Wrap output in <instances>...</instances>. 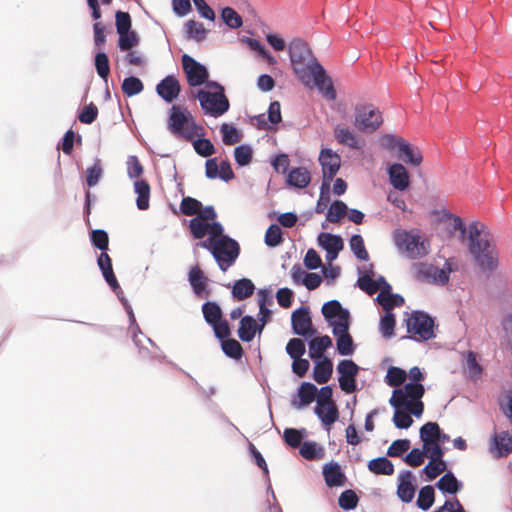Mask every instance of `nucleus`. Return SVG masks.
<instances>
[{
	"label": "nucleus",
	"instance_id": "obj_31",
	"mask_svg": "<svg viewBox=\"0 0 512 512\" xmlns=\"http://www.w3.org/2000/svg\"><path fill=\"white\" fill-rule=\"evenodd\" d=\"M255 286L250 279L242 278L237 280L232 287V295L235 299L241 301L253 295Z\"/></svg>",
	"mask_w": 512,
	"mask_h": 512
},
{
	"label": "nucleus",
	"instance_id": "obj_53",
	"mask_svg": "<svg viewBox=\"0 0 512 512\" xmlns=\"http://www.w3.org/2000/svg\"><path fill=\"white\" fill-rule=\"evenodd\" d=\"M202 208V204L195 198L192 197H184L180 204V211L186 216L197 215Z\"/></svg>",
	"mask_w": 512,
	"mask_h": 512
},
{
	"label": "nucleus",
	"instance_id": "obj_20",
	"mask_svg": "<svg viewBox=\"0 0 512 512\" xmlns=\"http://www.w3.org/2000/svg\"><path fill=\"white\" fill-rule=\"evenodd\" d=\"M388 176L390 184L399 191L406 190L410 185V177L406 168L400 164H392L388 168Z\"/></svg>",
	"mask_w": 512,
	"mask_h": 512
},
{
	"label": "nucleus",
	"instance_id": "obj_25",
	"mask_svg": "<svg viewBox=\"0 0 512 512\" xmlns=\"http://www.w3.org/2000/svg\"><path fill=\"white\" fill-rule=\"evenodd\" d=\"M317 395V387L309 382L301 384L298 390L299 402L293 401L292 404L295 408L301 409L304 406L311 404Z\"/></svg>",
	"mask_w": 512,
	"mask_h": 512
},
{
	"label": "nucleus",
	"instance_id": "obj_16",
	"mask_svg": "<svg viewBox=\"0 0 512 512\" xmlns=\"http://www.w3.org/2000/svg\"><path fill=\"white\" fill-rule=\"evenodd\" d=\"M333 334L336 336V345L339 354L347 356L354 352L353 339L349 334V324L332 323Z\"/></svg>",
	"mask_w": 512,
	"mask_h": 512
},
{
	"label": "nucleus",
	"instance_id": "obj_47",
	"mask_svg": "<svg viewBox=\"0 0 512 512\" xmlns=\"http://www.w3.org/2000/svg\"><path fill=\"white\" fill-rule=\"evenodd\" d=\"M222 350L230 358L239 360L243 356V348L235 339H226L222 341Z\"/></svg>",
	"mask_w": 512,
	"mask_h": 512
},
{
	"label": "nucleus",
	"instance_id": "obj_51",
	"mask_svg": "<svg viewBox=\"0 0 512 512\" xmlns=\"http://www.w3.org/2000/svg\"><path fill=\"white\" fill-rule=\"evenodd\" d=\"M393 423L399 429H407L413 424L411 413L404 408H395Z\"/></svg>",
	"mask_w": 512,
	"mask_h": 512
},
{
	"label": "nucleus",
	"instance_id": "obj_4",
	"mask_svg": "<svg viewBox=\"0 0 512 512\" xmlns=\"http://www.w3.org/2000/svg\"><path fill=\"white\" fill-rule=\"evenodd\" d=\"M457 269V264L451 259L446 260L442 268L425 262H419L413 266L416 280L441 286L449 282V274Z\"/></svg>",
	"mask_w": 512,
	"mask_h": 512
},
{
	"label": "nucleus",
	"instance_id": "obj_30",
	"mask_svg": "<svg viewBox=\"0 0 512 512\" xmlns=\"http://www.w3.org/2000/svg\"><path fill=\"white\" fill-rule=\"evenodd\" d=\"M332 346V340L329 336L315 337L309 342V356L312 359H321L326 349Z\"/></svg>",
	"mask_w": 512,
	"mask_h": 512
},
{
	"label": "nucleus",
	"instance_id": "obj_8",
	"mask_svg": "<svg viewBox=\"0 0 512 512\" xmlns=\"http://www.w3.org/2000/svg\"><path fill=\"white\" fill-rule=\"evenodd\" d=\"M395 243L399 250L411 259L422 258L429 252L428 241L412 232H397L395 235Z\"/></svg>",
	"mask_w": 512,
	"mask_h": 512
},
{
	"label": "nucleus",
	"instance_id": "obj_43",
	"mask_svg": "<svg viewBox=\"0 0 512 512\" xmlns=\"http://www.w3.org/2000/svg\"><path fill=\"white\" fill-rule=\"evenodd\" d=\"M347 211V205L343 201L336 200L328 209L326 218L331 223H338L347 214Z\"/></svg>",
	"mask_w": 512,
	"mask_h": 512
},
{
	"label": "nucleus",
	"instance_id": "obj_9",
	"mask_svg": "<svg viewBox=\"0 0 512 512\" xmlns=\"http://www.w3.org/2000/svg\"><path fill=\"white\" fill-rule=\"evenodd\" d=\"M383 124L382 113L372 104L357 105L355 108V127L363 133H373Z\"/></svg>",
	"mask_w": 512,
	"mask_h": 512
},
{
	"label": "nucleus",
	"instance_id": "obj_64",
	"mask_svg": "<svg viewBox=\"0 0 512 512\" xmlns=\"http://www.w3.org/2000/svg\"><path fill=\"white\" fill-rule=\"evenodd\" d=\"M447 468L445 461H429V463L424 467L423 472L426 476L433 480L441 473H443Z\"/></svg>",
	"mask_w": 512,
	"mask_h": 512
},
{
	"label": "nucleus",
	"instance_id": "obj_52",
	"mask_svg": "<svg viewBox=\"0 0 512 512\" xmlns=\"http://www.w3.org/2000/svg\"><path fill=\"white\" fill-rule=\"evenodd\" d=\"M221 17L225 24L233 29H237L243 24L241 16L231 7L224 8Z\"/></svg>",
	"mask_w": 512,
	"mask_h": 512
},
{
	"label": "nucleus",
	"instance_id": "obj_19",
	"mask_svg": "<svg viewBox=\"0 0 512 512\" xmlns=\"http://www.w3.org/2000/svg\"><path fill=\"white\" fill-rule=\"evenodd\" d=\"M397 496L404 503H409L415 496L416 487L414 485V476L411 471H404L398 477Z\"/></svg>",
	"mask_w": 512,
	"mask_h": 512
},
{
	"label": "nucleus",
	"instance_id": "obj_60",
	"mask_svg": "<svg viewBox=\"0 0 512 512\" xmlns=\"http://www.w3.org/2000/svg\"><path fill=\"white\" fill-rule=\"evenodd\" d=\"M102 165L101 161L97 159L92 167L86 171V183L89 187L95 186L102 176Z\"/></svg>",
	"mask_w": 512,
	"mask_h": 512
},
{
	"label": "nucleus",
	"instance_id": "obj_11",
	"mask_svg": "<svg viewBox=\"0 0 512 512\" xmlns=\"http://www.w3.org/2000/svg\"><path fill=\"white\" fill-rule=\"evenodd\" d=\"M319 163L322 167V189H329L330 182L338 173L341 166V157L329 148H324L319 153Z\"/></svg>",
	"mask_w": 512,
	"mask_h": 512
},
{
	"label": "nucleus",
	"instance_id": "obj_40",
	"mask_svg": "<svg viewBox=\"0 0 512 512\" xmlns=\"http://www.w3.org/2000/svg\"><path fill=\"white\" fill-rule=\"evenodd\" d=\"M435 500V492L434 488L430 485L424 486L420 489L418 499H417V506L427 511L431 508Z\"/></svg>",
	"mask_w": 512,
	"mask_h": 512
},
{
	"label": "nucleus",
	"instance_id": "obj_21",
	"mask_svg": "<svg viewBox=\"0 0 512 512\" xmlns=\"http://www.w3.org/2000/svg\"><path fill=\"white\" fill-rule=\"evenodd\" d=\"M334 137L339 144L346 145L352 149L362 148L358 136L345 125L339 124L334 128Z\"/></svg>",
	"mask_w": 512,
	"mask_h": 512
},
{
	"label": "nucleus",
	"instance_id": "obj_22",
	"mask_svg": "<svg viewBox=\"0 0 512 512\" xmlns=\"http://www.w3.org/2000/svg\"><path fill=\"white\" fill-rule=\"evenodd\" d=\"M323 476L328 487L343 486L346 480L338 463H330L323 467Z\"/></svg>",
	"mask_w": 512,
	"mask_h": 512
},
{
	"label": "nucleus",
	"instance_id": "obj_12",
	"mask_svg": "<svg viewBox=\"0 0 512 512\" xmlns=\"http://www.w3.org/2000/svg\"><path fill=\"white\" fill-rule=\"evenodd\" d=\"M337 371L340 374L338 379L342 391L351 394L356 391V377L359 372L357 364L350 360H341L337 365Z\"/></svg>",
	"mask_w": 512,
	"mask_h": 512
},
{
	"label": "nucleus",
	"instance_id": "obj_59",
	"mask_svg": "<svg viewBox=\"0 0 512 512\" xmlns=\"http://www.w3.org/2000/svg\"><path fill=\"white\" fill-rule=\"evenodd\" d=\"M193 147L197 154L202 157H209L215 153L214 145L209 139L193 140Z\"/></svg>",
	"mask_w": 512,
	"mask_h": 512
},
{
	"label": "nucleus",
	"instance_id": "obj_63",
	"mask_svg": "<svg viewBox=\"0 0 512 512\" xmlns=\"http://www.w3.org/2000/svg\"><path fill=\"white\" fill-rule=\"evenodd\" d=\"M410 448V440L398 439L392 442L387 450L389 457H400L403 453L408 451Z\"/></svg>",
	"mask_w": 512,
	"mask_h": 512
},
{
	"label": "nucleus",
	"instance_id": "obj_35",
	"mask_svg": "<svg viewBox=\"0 0 512 512\" xmlns=\"http://www.w3.org/2000/svg\"><path fill=\"white\" fill-rule=\"evenodd\" d=\"M464 371L468 378L473 381L480 379L483 373V368L477 361V355L473 351L467 352Z\"/></svg>",
	"mask_w": 512,
	"mask_h": 512
},
{
	"label": "nucleus",
	"instance_id": "obj_28",
	"mask_svg": "<svg viewBox=\"0 0 512 512\" xmlns=\"http://www.w3.org/2000/svg\"><path fill=\"white\" fill-rule=\"evenodd\" d=\"M258 325L256 320L251 316H244L240 320L238 336L244 342H250L254 339Z\"/></svg>",
	"mask_w": 512,
	"mask_h": 512
},
{
	"label": "nucleus",
	"instance_id": "obj_49",
	"mask_svg": "<svg viewBox=\"0 0 512 512\" xmlns=\"http://www.w3.org/2000/svg\"><path fill=\"white\" fill-rule=\"evenodd\" d=\"M359 498L357 494L349 489L342 492L338 498V504L343 510H352L357 507Z\"/></svg>",
	"mask_w": 512,
	"mask_h": 512
},
{
	"label": "nucleus",
	"instance_id": "obj_6",
	"mask_svg": "<svg viewBox=\"0 0 512 512\" xmlns=\"http://www.w3.org/2000/svg\"><path fill=\"white\" fill-rule=\"evenodd\" d=\"M214 86L218 89L216 92L199 90L197 98L204 112L212 117H219L229 110V100L224 94V88L218 83H208L207 87Z\"/></svg>",
	"mask_w": 512,
	"mask_h": 512
},
{
	"label": "nucleus",
	"instance_id": "obj_44",
	"mask_svg": "<svg viewBox=\"0 0 512 512\" xmlns=\"http://www.w3.org/2000/svg\"><path fill=\"white\" fill-rule=\"evenodd\" d=\"M319 244L327 250H342L343 240L340 236L322 233L318 237Z\"/></svg>",
	"mask_w": 512,
	"mask_h": 512
},
{
	"label": "nucleus",
	"instance_id": "obj_23",
	"mask_svg": "<svg viewBox=\"0 0 512 512\" xmlns=\"http://www.w3.org/2000/svg\"><path fill=\"white\" fill-rule=\"evenodd\" d=\"M97 262L100 270L102 271L103 277L108 283V285L114 291L118 289L119 283L114 275L110 256L105 251H102V253L98 257Z\"/></svg>",
	"mask_w": 512,
	"mask_h": 512
},
{
	"label": "nucleus",
	"instance_id": "obj_36",
	"mask_svg": "<svg viewBox=\"0 0 512 512\" xmlns=\"http://www.w3.org/2000/svg\"><path fill=\"white\" fill-rule=\"evenodd\" d=\"M377 300L386 312L404 303L402 296L391 294L390 291H381L377 296Z\"/></svg>",
	"mask_w": 512,
	"mask_h": 512
},
{
	"label": "nucleus",
	"instance_id": "obj_57",
	"mask_svg": "<svg viewBox=\"0 0 512 512\" xmlns=\"http://www.w3.org/2000/svg\"><path fill=\"white\" fill-rule=\"evenodd\" d=\"M189 228L192 236L195 239H202L208 233V223L195 217L190 220Z\"/></svg>",
	"mask_w": 512,
	"mask_h": 512
},
{
	"label": "nucleus",
	"instance_id": "obj_54",
	"mask_svg": "<svg viewBox=\"0 0 512 512\" xmlns=\"http://www.w3.org/2000/svg\"><path fill=\"white\" fill-rule=\"evenodd\" d=\"M350 247L358 259L363 261L368 260L369 255L365 248L364 241L361 235L356 234L351 237Z\"/></svg>",
	"mask_w": 512,
	"mask_h": 512
},
{
	"label": "nucleus",
	"instance_id": "obj_15",
	"mask_svg": "<svg viewBox=\"0 0 512 512\" xmlns=\"http://www.w3.org/2000/svg\"><path fill=\"white\" fill-rule=\"evenodd\" d=\"M490 451L494 458L507 457L512 453V432L503 430L495 432L490 444Z\"/></svg>",
	"mask_w": 512,
	"mask_h": 512
},
{
	"label": "nucleus",
	"instance_id": "obj_10",
	"mask_svg": "<svg viewBox=\"0 0 512 512\" xmlns=\"http://www.w3.org/2000/svg\"><path fill=\"white\" fill-rule=\"evenodd\" d=\"M433 327V319L423 312L415 311L407 319V331L418 341L433 338L435 336Z\"/></svg>",
	"mask_w": 512,
	"mask_h": 512
},
{
	"label": "nucleus",
	"instance_id": "obj_62",
	"mask_svg": "<svg viewBox=\"0 0 512 512\" xmlns=\"http://www.w3.org/2000/svg\"><path fill=\"white\" fill-rule=\"evenodd\" d=\"M91 242L96 248L101 251H106L109 246V237L107 232L101 229L93 230L91 233Z\"/></svg>",
	"mask_w": 512,
	"mask_h": 512
},
{
	"label": "nucleus",
	"instance_id": "obj_46",
	"mask_svg": "<svg viewBox=\"0 0 512 512\" xmlns=\"http://www.w3.org/2000/svg\"><path fill=\"white\" fill-rule=\"evenodd\" d=\"M94 64L99 77L107 81L110 74V64L107 54L105 52H98L95 55Z\"/></svg>",
	"mask_w": 512,
	"mask_h": 512
},
{
	"label": "nucleus",
	"instance_id": "obj_42",
	"mask_svg": "<svg viewBox=\"0 0 512 512\" xmlns=\"http://www.w3.org/2000/svg\"><path fill=\"white\" fill-rule=\"evenodd\" d=\"M406 378L407 373L405 370L396 366H391L387 371L385 381L390 387H399L405 382Z\"/></svg>",
	"mask_w": 512,
	"mask_h": 512
},
{
	"label": "nucleus",
	"instance_id": "obj_7",
	"mask_svg": "<svg viewBox=\"0 0 512 512\" xmlns=\"http://www.w3.org/2000/svg\"><path fill=\"white\" fill-rule=\"evenodd\" d=\"M240 254L238 242L229 236L220 237L215 243L212 255L221 271L226 272L234 265Z\"/></svg>",
	"mask_w": 512,
	"mask_h": 512
},
{
	"label": "nucleus",
	"instance_id": "obj_24",
	"mask_svg": "<svg viewBox=\"0 0 512 512\" xmlns=\"http://www.w3.org/2000/svg\"><path fill=\"white\" fill-rule=\"evenodd\" d=\"M332 372H333L332 361L325 357L316 362L314 369H313V379L318 384H325L330 380V378L332 376Z\"/></svg>",
	"mask_w": 512,
	"mask_h": 512
},
{
	"label": "nucleus",
	"instance_id": "obj_58",
	"mask_svg": "<svg viewBox=\"0 0 512 512\" xmlns=\"http://www.w3.org/2000/svg\"><path fill=\"white\" fill-rule=\"evenodd\" d=\"M283 241L282 231L278 225H270L265 233V243L270 247H275Z\"/></svg>",
	"mask_w": 512,
	"mask_h": 512
},
{
	"label": "nucleus",
	"instance_id": "obj_14",
	"mask_svg": "<svg viewBox=\"0 0 512 512\" xmlns=\"http://www.w3.org/2000/svg\"><path fill=\"white\" fill-rule=\"evenodd\" d=\"M291 324L295 334L303 337H311L316 333L313 328L310 311L307 307H300L293 311Z\"/></svg>",
	"mask_w": 512,
	"mask_h": 512
},
{
	"label": "nucleus",
	"instance_id": "obj_2",
	"mask_svg": "<svg viewBox=\"0 0 512 512\" xmlns=\"http://www.w3.org/2000/svg\"><path fill=\"white\" fill-rule=\"evenodd\" d=\"M468 250L476 264L484 271H493L498 266V253L493 236L481 222L468 226Z\"/></svg>",
	"mask_w": 512,
	"mask_h": 512
},
{
	"label": "nucleus",
	"instance_id": "obj_33",
	"mask_svg": "<svg viewBox=\"0 0 512 512\" xmlns=\"http://www.w3.org/2000/svg\"><path fill=\"white\" fill-rule=\"evenodd\" d=\"M315 414L319 417L323 425L328 428L338 420L339 411L336 404L315 407Z\"/></svg>",
	"mask_w": 512,
	"mask_h": 512
},
{
	"label": "nucleus",
	"instance_id": "obj_34",
	"mask_svg": "<svg viewBox=\"0 0 512 512\" xmlns=\"http://www.w3.org/2000/svg\"><path fill=\"white\" fill-rule=\"evenodd\" d=\"M368 469L376 475H392L394 473L393 463L386 457H378L368 462Z\"/></svg>",
	"mask_w": 512,
	"mask_h": 512
},
{
	"label": "nucleus",
	"instance_id": "obj_18",
	"mask_svg": "<svg viewBox=\"0 0 512 512\" xmlns=\"http://www.w3.org/2000/svg\"><path fill=\"white\" fill-rule=\"evenodd\" d=\"M181 86L175 76L168 75L156 86L157 94L167 103L173 102L180 94Z\"/></svg>",
	"mask_w": 512,
	"mask_h": 512
},
{
	"label": "nucleus",
	"instance_id": "obj_50",
	"mask_svg": "<svg viewBox=\"0 0 512 512\" xmlns=\"http://www.w3.org/2000/svg\"><path fill=\"white\" fill-rule=\"evenodd\" d=\"M139 44V37L135 31L119 34L118 47L121 51H130Z\"/></svg>",
	"mask_w": 512,
	"mask_h": 512
},
{
	"label": "nucleus",
	"instance_id": "obj_37",
	"mask_svg": "<svg viewBox=\"0 0 512 512\" xmlns=\"http://www.w3.org/2000/svg\"><path fill=\"white\" fill-rule=\"evenodd\" d=\"M399 153L400 158L414 166H418L422 162V155L420 151L413 149L409 143L405 142V140L401 143Z\"/></svg>",
	"mask_w": 512,
	"mask_h": 512
},
{
	"label": "nucleus",
	"instance_id": "obj_5",
	"mask_svg": "<svg viewBox=\"0 0 512 512\" xmlns=\"http://www.w3.org/2000/svg\"><path fill=\"white\" fill-rule=\"evenodd\" d=\"M167 124L169 131L177 138L192 141L198 135L197 126L191 114L179 106H172Z\"/></svg>",
	"mask_w": 512,
	"mask_h": 512
},
{
	"label": "nucleus",
	"instance_id": "obj_1",
	"mask_svg": "<svg viewBox=\"0 0 512 512\" xmlns=\"http://www.w3.org/2000/svg\"><path fill=\"white\" fill-rule=\"evenodd\" d=\"M289 56L294 72L305 84H308L310 77H313L314 84L322 95L333 101L336 99L331 78L326 74L322 65L313 57L307 43L302 39H293L288 46Z\"/></svg>",
	"mask_w": 512,
	"mask_h": 512
},
{
	"label": "nucleus",
	"instance_id": "obj_27",
	"mask_svg": "<svg viewBox=\"0 0 512 512\" xmlns=\"http://www.w3.org/2000/svg\"><path fill=\"white\" fill-rule=\"evenodd\" d=\"M207 277L199 266H194L189 271V282L197 296H202L206 291Z\"/></svg>",
	"mask_w": 512,
	"mask_h": 512
},
{
	"label": "nucleus",
	"instance_id": "obj_17",
	"mask_svg": "<svg viewBox=\"0 0 512 512\" xmlns=\"http://www.w3.org/2000/svg\"><path fill=\"white\" fill-rule=\"evenodd\" d=\"M322 314L332 323L349 324V311L342 307L339 301L331 300L322 306Z\"/></svg>",
	"mask_w": 512,
	"mask_h": 512
},
{
	"label": "nucleus",
	"instance_id": "obj_48",
	"mask_svg": "<svg viewBox=\"0 0 512 512\" xmlns=\"http://www.w3.org/2000/svg\"><path fill=\"white\" fill-rule=\"evenodd\" d=\"M207 32L208 31L200 22L189 20L186 23V33L189 38L194 39L195 41H203L206 38Z\"/></svg>",
	"mask_w": 512,
	"mask_h": 512
},
{
	"label": "nucleus",
	"instance_id": "obj_55",
	"mask_svg": "<svg viewBox=\"0 0 512 512\" xmlns=\"http://www.w3.org/2000/svg\"><path fill=\"white\" fill-rule=\"evenodd\" d=\"M358 287L366 292L368 295L375 294L381 287V285L368 274L363 275L357 280Z\"/></svg>",
	"mask_w": 512,
	"mask_h": 512
},
{
	"label": "nucleus",
	"instance_id": "obj_45",
	"mask_svg": "<svg viewBox=\"0 0 512 512\" xmlns=\"http://www.w3.org/2000/svg\"><path fill=\"white\" fill-rule=\"evenodd\" d=\"M144 86L142 81L137 77H127L122 82V91L128 96L132 97L142 92Z\"/></svg>",
	"mask_w": 512,
	"mask_h": 512
},
{
	"label": "nucleus",
	"instance_id": "obj_61",
	"mask_svg": "<svg viewBox=\"0 0 512 512\" xmlns=\"http://www.w3.org/2000/svg\"><path fill=\"white\" fill-rule=\"evenodd\" d=\"M222 140L225 145H234L240 141L237 129L226 123L221 126Z\"/></svg>",
	"mask_w": 512,
	"mask_h": 512
},
{
	"label": "nucleus",
	"instance_id": "obj_32",
	"mask_svg": "<svg viewBox=\"0 0 512 512\" xmlns=\"http://www.w3.org/2000/svg\"><path fill=\"white\" fill-rule=\"evenodd\" d=\"M287 181L291 186L305 188L311 181L310 172L304 167L294 168L289 172Z\"/></svg>",
	"mask_w": 512,
	"mask_h": 512
},
{
	"label": "nucleus",
	"instance_id": "obj_56",
	"mask_svg": "<svg viewBox=\"0 0 512 512\" xmlns=\"http://www.w3.org/2000/svg\"><path fill=\"white\" fill-rule=\"evenodd\" d=\"M305 351V344L300 338H292L286 345V352L292 359L302 357Z\"/></svg>",
	"mask_w": 512,
	"mask_h": 512
},
{
	"label": "nucleus",
	"instance_id": "obj_3",
	"mask_svg": "<svg viewBox=\"0 0 512 512\" xmlns=\"http://www.w3.org/2000/svg\"><path fill=\"white\" fill-rule=\"evenodd\" d=\"M424 393L425 388L421 383H407L403 389L393 391L389 403L394 408H404L415 417H420L424 411V403L421 401Z\"/></svg>",
	"mask_w": 512,
	"mask_h": 512
},
{
	"label": "nucleus",
	"instance_id": "obj_13",
	"mask_svg": "<svg viewBox=\"0 0 512 512\" xmlns=\"http://www.w3.org/2000/svg\"><path fill=\"white\" fill-rule=\"evenodd\" d=\"M182 68L188 84L192 87L200 86L208 79L209 74L206 67L187 54L182 56Z\"/></svg>",
	"mask_w": 512,
	"mask_h": 512
},
{
	"label": "nucleus",
	"instance_id": "obj_41",
	"mask_svg": "<svg viewBox=\"0 0 512 512\" xmlns=\"http://www.w3.org/2000/svg\"><path fill=\"white\" fill-rule=\"evenodd\" d=\"M437 487L443 492L455 494L460 489V483L451 472H448L439 479Z\"/></svg>",
	"mask_w": 512,
	"mask_h": 512
},
{
	"label": "nucleus",
	"instance_id": "obj_29",
	"mask_svg": "<svg viewBox=\"0 0 512 512\" xmlns=\"http://www.w3.org/2000/svg\"><path fill=\"white\" fill-rule=\"evenodd\" d=\"M134 191L137 194L136 205L140 210L149 208L150 185L146 180H136L134 182Z\"/></svg>",
	"mask_w": 512,
	"mask_h": 512
},
{
	"label": "nucleus",
	"instance_id": "obj_39",
	"mask_svg": "<svg viewBox=\"0 0 512 512\" xmlns=\"http://www.w3.org/2000/svg\"><path fill=\"white\" fill-rule=\"evenodd\" d=\"M300 454L307 460H318L323 458L324 450L315 442L306 441L300 447Z\"/></svg>",
	"mask_w": 512,
	"mask_h": 512
},
{
	"label": "nucleus",
	"instance_id": "obj_38",
	"mask_svg": "<svg viewBox=\"0 0 512 512\" xmlns=\"http://www.w3.org/2000/svg\"><path fill=\"white\" fill-rule=\"evenodd\" d=\"M202 312L205 321L209 324H215L222 319V311L220 306L215 302H206L202 306Z\"/></svg>",
	"mask_w": 512,
	"mask_h": 512
},
{
	"label": "nucleus",
	"instance_id": "obj_26",
	"mask_svg": "<svg viewBox=\"0 0 512 512\" xmlns=\"http://www.w3.org/2000/svg\"><path fill=\"white\" fill-rule=\"evenodd\" d=\"M420 439L423 445L427 446L432 443L440 442L441 429L435 422H427L420 428Z\"/></svg>",
	"mask_w": 512,
	"mask_h": 512
}]
</instances>
